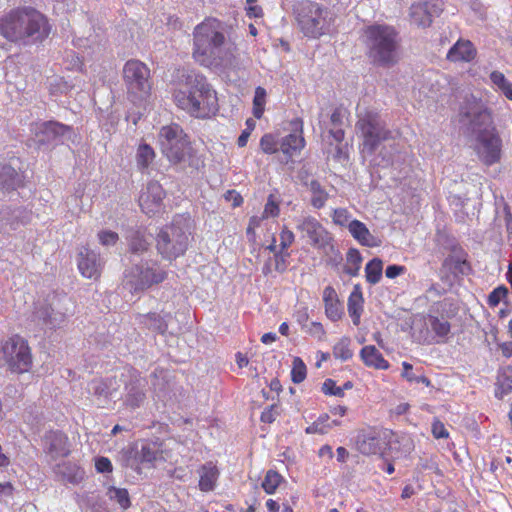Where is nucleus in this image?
Here are the masks:
<instances>
[{
  "mask_svg": "<svg viewBox=\"0 0 512 512\" xmlns=\"http://www.w3.org/2000/svg\"><path fill=\"white\" fill-rule=\"evenodd\" d=\"M459 123L465 133L475 136L474 151L486 166L500 161L502 140L493 126L491 112L471 96L460 107Z\"/></svg>",
  "mask_w": 512,
  "mask_h": 512,
  "instance_id": "obj_1",
  "label": "nucleus"
},
{
  "mask_svg": "<svg viewBox=\"0 0 512 512\" xmlns=\"http://www.w3.org/2000/svg\"><path fill=\"white\" fill-rule=\"evenodd\" d=\"M176 105L196 118H209L218 111L216 91L206 77L195 71H183L173 93Z\"/></svg>",
  "mask_w": 512,
  "mask_h": 512,
  "instance_id": "obj_2",
  "label": "nucleus"
},
{
  "mask_svg": "<svg viewBox=\"0 0 512 512\" xmlns=\"http://www.w3.org/2000/svg\"><path fill=\"white\" fill-rule=\"evenodd\" d=\"M47 18L32 7H18L0 17V35L18 46H32L48 37Z\"/></svg>",
  "mask_w": 512,
  "mask_h": 512,
  "instance_id": "obj_3",
  "label": "nucleus"
},
{
  "mask_svg": "<svg viewBox=\"0 0 512 512\" xmlns=\"http://www.w3.org/2000/svg\"><path fill=\"white\" fill-rule=\"evenodd\" d=\"M193 57L202 66L217 65L224 56L225 36L220 21L208 18L193 32Z\"/></svg>",
  "mask_w": 512,
  "mask_h": 512,
  "instance_id": "obj_4",
  "label": "nucleus"
},
{
  "mask_svg": "<svg viewBox=\"0 0 512 512\" xmlns=\"http://www.w3.org/2000/svg\"><path fill=\"white\" fill-rule=\"evenodd\" d=\"M364 43L374 64L390 67L397 63L400 39L394 27L385 24L368 26L364 30Z\"/></svg>",
  "mask_w": 512,
  "mask_h": 512,
  "instance_id": "obj_5",
  "label": "nucleus"
},
{
  "mask_svg": "<svg viewBox=\"0 0 512 512\" xmlns=\"http://www.w3.org/2000/svg\"><path fill=\"white\" fill-rule=\"evenodd\" d=\"M293 14L300 31L305 37L317 39L330 31L334 22V13L326 5L301 0L293 5Z\"/></svg>",
  "mask_w": 512,
  "mask_h": 512,
  "instance_id": "obj_6",
  "label": "nucleus"
},
{
  "mask_svg": "<svg viewBox=\"0 0 512 512\" xmlns=\"http://www.w3.org/2000/svg\"><path fill=\"white\" fill-rule=\"evenodd\" d=\"M190 235L189 219L177 216L170 225L164 226L158 233L156 248L163 259L175 260L188 249Z\"/></svg>",
  "mask_w": 512,
  "mask_h": 512,
  "instance_id": "obj_7",
  "label": "nucleus"
},
{
  "mask_svg": "<svg viewBox=\"0 0 512 512\" xmlns=\"http://www.w3.org/2000/svg\"><path fill=\"white\" fill-rule=\"evenodd\" d=\"M132 266L124 272V287L131 293L143 292L153 285L162 283L167 277V271L152 259H132Z\"/></svg>",
  "mask_w": 512,
  "mask_h": 512,
  "instance_id": "obj_8",
  "label": "nucleus"
},
{
  "mask_svg": "<svg viewBox=\"0 0 512 512\" xmlns=\"http://www.w3.org/2000/svg\"><path fill=\"white\" fill-rule=\"evenodd\" d=\"M356 129L363 137V149L373 153L384 141L394 140L398 134L386 127V123L380 114L374 111H366L359 115Z\"/></svg>",
  "mask_w": 512,
  "mask_h": 512,
  "instance_id": "obj_9",
  "label": "nucleus"
},
{
  "mask_svg": "<svg viewBox=\"0 0 512 512\" xmlns=\"http://www.w3.org/2000/svg\"><path fill=\"white\" fill-rule=\"evenodd\" d=\"M158 140L163 155L173 164L185 162L191 157L192 147L188 136L178 124H170L160 129Z\"/></svg>",
  "mask_w": 512,
  "mask_h": 512,
  "instance_id": "obj_10",
  "label": "nucleus"
},
{
  "mask_svg": "<svg viewBox=\"0 0 512 512\" xmlns=\"http://www.w3.org/2000/svg\"><path fill=\"white\" fill-rule=\"evenodd\" d=\"M30 132L29 145H34L37 149L64 144L74 136L72 126L54 120L33 122Z\"/></svg>",
  "mask_w": 512,
  "mask_h": 512,
  "instance_id": "obj_11",
  "label": "nucleus"
},
{
  "mask_svg": "<svg viewBox=\"0 0 512 512\" xmlns=\"http://www.w3.org/2000/svg\"><path fill=\"white\" fill-rule=\"evenodd\" d=\"M5 363L14 373L28 372L32 366V356L27 341L15 335L9 338L2 348Z\"/></svg>",
  "mask_w": 512,
  "mask_h": 512,
  "instance_id": "obj_12",
  "label": "nucleus"
},
{
  "mask_svg": "<svg viewBox=\"0 0 512 512\" xmlns=\"http://www.w3.org/2000/svg\"><path fill=\"white\" fill-rule=\"evenodd\" d=\"M124 82L128 93L142 98L151 89L150 70L139 60H129L123 68Z\"/></svg>",
  "mask_w": 512,
  "mask_h": 512,
  "instance_id": "obj_13",
  "label": "nucleus"
},
{
  "mask_svg": "<svg viewBox=\"0 0 512 512\" xmlns=\"http://www.w3.org/2000/svg\"><path fill=\"white\" fill-rule=\"evenodd\" d=\"M298 229L309 238L310 244L317 249H325L330 247L334 250L332 244L333 238L331 234L323 227V225L314 217H304L298 224Z\"/></svg>",
  "mask_w": 512,
  "mask_h": 512,
  "instance_id": "obj_14",
  "label": "nucleus"
},
{
  "mask_svg": "<svg viewBox=\"0 0 512 512\" xmlns=\"http://www.w3.org/2000/svg\"><path fill=\"white\" fill-rule=\"evenodd\" d=\"M165 197V191L157 181H150L139 196V205L147 215L159 212Z\"/></svg>",
  "mask_w": 512,
  "mask_h": 512,
  "instance_id": "obj_15",
  "label": "nucleus"
},
{
  "mask_svg": "<svg viewBox=\"0 0 512 512\" xmlns=\"http://www.w3.org/2000/svg\"><path fill=\"white\" fill-rule=\"evenodd\" d=\"M77 261L78 269L84 277L96 279L100 276L104 261L96 251L87 247L81 248Z\"/></svg>",
  "mask_w": 512,
  "mask_h": 512,
  "instance_id": "obj_16",
  "label": "nucleus"
},
{
  "mask_svg": "<svg viewBox=\"0 0 512 512\" xmlns=\"http://www.w3.org/2000/svg\"><path fill=\"white\" fill-rule=\"evenodd\" d=\"M386 442L375 430H363L356 437V448L364 455H376L386 447Z\"/></svg>",
  "mask_w": 512,
  "mask_h": 512,
  "instance_id": "obj_17",
  "label": "nucleus"
},
{
  "mask_svg": "<svg viewBox=\"0 0 512 512\" xmlns=\"http://www.w3.org/2000/svg\"><path fill=\"white\" fill-rule=\"evenodd\" d=\"M147 382L141 377H135L125 386L124 404L130 409L141 407L146 399Z\"/></svg>",
  "mask_w": 512,
  "mask_h": 512,
  "instance_id": "obj_18",
  "label": "nucleus"
},
{
  "mask_svg": "<svg viewBox=\"0 0 512 512\" xmlns=\"http://www.w3.org/2000/svg\"><path fill=\"white\" fill-rule=\"evenodd\" d=\"M44 447L52 459L66 457L70 453L68 438L60 431H49L46 433Z\"/></svg>",
  "mask_w": 512,
  "mask_h": 512,
  "instance_id": "obj_19",
  "label": "nucleus"
},
{
  "mask_svg": "<svg viewBox=\"0 0 512 512\" xmlns=\"http://www.w3.org/2000/svg\"><path fill=\"white\" fill-rule=\"evenodd\" d=\"M425 325L427 329H431L434 333L433 335H430L429 331L426 332L424 341L429 343L432 341L437 343L445 342L451 331V325L444 317L428 315L425 318Z\"/></svg>",
  "mask_w": 512,
  "mask_h": 512,
  "instance_id": "obj_20",
  "label": "nucleus"
},
{
  "mask_svg": "<svg viewBox=\"0 0 512 512\" xmlns=\"http://www.w3.org/2000/svg\"><path fill=\"white\" fill-rule=\"evenodd\" d=\"M294 132L282 138L280 150L287 156L292 157L300 152L305 146V140L302 135V121L297 119L292 122Z\"/></svg>",
  "mask_w": 512,
  "mask_h": 512,
  "instance_id": "obj_21",
  "label": "nucleus"
},
{
  "mask_svg": "<svg viewBox=\"0 0 512 512\" xmlns=\"http://www.w3.org/2000/svg\"><path fill=\"white\" fill-rule=\"evenodd\" d=\"M66 312L55 311L52 306L37 307L33 313L34 320L42 328L55 329L65 320Z\"/></svg>",
  "mask_w": 512,
  "mask_h": 512,
  "instance_id": "obj_22",
  "label": "nucleus"
},
{
  "mask_svg": "<svg viewBox=\"0 0 512 512\" xmlns=\"http://www.w3.org/2000/svg\"><path fill=\"white\" fill-rule=\"evenodd\" d=\"M477 50L470 40L459 39L448 51L447 59L451 62H471Z\"/></svg>",
  "mask_w": 512,
  "mask_h": 512,
  "instance_id": "obj_23",
  "label": "nucleus"
},
{
  "mask_svg": "<svg viewBox=\"0 0 512 512\" xmlns=\"http://www.w3.org/2000/svg\"><path fill=\"white\" fill-rule=\"evenodd\" d=\"M323 302L325 314L331 321L336 322L343 316V306L338 299V295L332 286L325 287L323 291Z\"/></svg>",
  "mask_w": 512,
  "mask_h": 512,
  "instance_id": "obj_24",
  "label": "nucleus"
},
{
  "mask_svg": "<svg viewBox=\"0 0 512 512\" xmlns=\"http://www.w3.org/2000/svg\"><path fill=\"white\" fill-rule=\"evenodd\" d=\"M348 230L351 236L362 246L373 248L379 246L381 243V241L369 231L367 226L359 220H354L349 225Z\"/></svg>",
  "mask_w": 512,
  "mask_h": 512,
  "instance_id": "obj_25",
  "label": "nucleus"
},
{
  "mask_svg": "<svg viewBox=\"0 0 512 512\" xmlns=\"http://www.w3.org/2000/svg\"><path fill=\"white\" fill-rule=\"evenodd\" d=\"M199 489L202 492H210L214 490L216 482L219 478V470L212 462L203 464L199 470Z\"/></svg>",
  "mask_w": 512,
  "mask_h": 512,
  "instance_id": "obj_26",
  "label": "nucleus"
},
{
  "mask_svg": "<svg viewBox=\"0 0 512 512\" xmlns=\"http://www.w3.org/2000/svg\"><path fill=\"white\" fill-rule=\"evenodd\" d=\"M360 358L367 367L374 369L387 370L390 366L381 352L373 345L364 346L360 351Z\"/></svg>",
  "mask_w": 512,
  "mask_h": 512,
  "instance_id": "obj_27",
  "label": "nucleus"
},
{
  "mask_svg": "<svg viewBox=\"0 0 512 512\" xmlns=\"http://www.w3.org/2000/svg\"><path fill=\"white\" fill-rule=\"evenodd\" d=\"M22 183L21 175L9 164L0 165V189L4 192L16 190Z\"/></svg>",
  "mask_w": 512,
  "mask_h": 512,
  "instance_id": "obj_28",
  "label": "nucleus"
},
{
  "mask_svg": "<svg viewBox=\"0 0 512 512\" xmlns=\"http://www.w3.org/2000/svg\"><path fill=\"white\" fill-rule=\"evenodd\" d=\"M156 158L155 150L147 143H140L136 150L135 160L138 170L142 174H149V170Z\"/></svg>",
  "mask_w": 512,
  "mask_h": 512,
  "instance_id": "obj_29",
  "label": "nucleus"
},
{
  "mask_svg": "<svg viewBox=\"0 0 512 512\" xmlns=\"http://www.w3.org/2000/svg\"><path fill=\"white\" fill-rule=\"evenodd\" d=\"M290 253L278 251L277 254L270 256L262 267V273L265 276L271 275L274 271L284 273L289 266Z\"/></svg>",
  "mask_w": 512,
  "mask_h": 512,
  "instance_id": "obj_30",
  "label": "nucleus"
},
{
  "mask_svg": "<svg viewBox=\"0 0 512 512\" xmlns=\"http://www.w3.org/2000/svg\"><path fill=\"white\" fill-rule=\"evenodd\" d=\"M2 221H5L13 229L19 224H25L29 221V212L21 207L11 208L5 207L0 212Z\"/></svg>",
  "mask_w": 512,
  "mask_h": 512,
  "instance_id": "obj_31",
  "label": "nucleus"
},
{
  "mask_svg": "<svg viewBox=\"0 0 512 512\" xmlns=\"http://www.w3.org/2000/svg\"><path fill=\"white\" fill-rule=\"evenodd\" d=\"M512 392V366L500 368L497 375L495 396L503 399Z\"/></svg>",
  "mask_w": 512,
  "mask_h": 512,
  "instance_id": "obj_32",
  "label": "nucleus"
},
{
  "mask_svg": "<svg viewBox=\"0 0 512 512\" xmlns=\"http://www.w3.org/2000/svg\"><path fill=\"white\" fill-rule=\"evenodd\" d=\"M309 192H310V204L315 209H321L326 205L327 200L329 199V194L325 190V188L320 184L318 180H311L309 184H307Z\"/></svg>",
  "mask_w": 512,
  "mask_h": 512,
  "instance_id": "obj_33",
  "label": "nucleus"
},
{
  "mask_svg": "<svg viewBox=\"0 0 512 512\" xmlns=\"http://www.w3.org/2000/svg\"><path fill=\"white\" fill-rule=\"evenodd\" d=\"M54 471L64 480H67L71 483H77L83 478V471H81L77 465L72 464L71 462H63L62 464L56 465Z\"/></svg>",
  "mask_w": 512,
  "mask_h": 512,
  "instance_id": "obj_34",
  "label": "nucleus"
},
{
  "mask_svg": "<svg viewBox=\"0 0 512 512\" xmlns=\"http://www.w3.org/2000/svg\"><path fill=\"white\" fill-rule=\"evenodd\" d=\"M489 77L493 88L502 93L507 99L512 100V82L500 71H492Z\"/></svg>",
  "mask_w": 512,
  "mask_h": 512,
  "instance_id": "obj_35",
  "label": "nucleus"
},
{
  "mask_svg": "<svg viewBox=\"0 0 512 512\" xmlns=\"http://www.w3.org/2000/svg\"><path fill=\"white\" fill-rule=\"evenodd\" d=\"M410 17L417 26L428 27L432 23V19L423 2H417L410 7Z\"/></svg>",
  "mask_w": 512,
  "mask_h": 512,
  "instance_id": "obj_36",
  "label": "nucleus"
},
{
  "mask_svg": "<svg viewBox=\"0 0 512 512\" xmlns=\"http://www.w3.org/2000/svg\"><path fill=\"white\" fill-rule=\"evenodd\" d=\"M362 256L358 249L350 248L346 254V264L344 265L343 271L351 277H355L359 274Z\"/></svg>",
  "mask_w": 512,
  "mask_h": 512,
  "instance_id": "obj_37",
  "label": "nucleus"
},
{
  "mask_svg": "<svg viewBox=\"0 0 512 512\" xmlns=\"http://www.w3.org/2000/svg\"><path fill=\"white\" fill-rule=\"evenodd\" d=\"M383 262L379 258H373L365 266L366 280L368 283L375 285L382 278Z\"/></svg>",
  "mask_w": 512,
  "mask_h": 512,
  "instance_id": "obj_38",
  "label": "nucleus"
},
{
  "mask_svg": "<svg viewBox=\"0 0 512 512\" xmlns=\"http://www.w3.org/2000/svg\"><path fill=\"white\" fill-rule=\"evenodd\" d=\"M363 296H359L358 294H350L348 298V313L352 318V322L354 325H359L360 317L363 311Z\"/></svg>",
  "mask_w": 512,
  "mask_h": 512,
  "instance_id": "obj_39",
  "label": "nucleus"
},
{
  "mask_svg": "<svg viewBox=\"0 0 512 512\" xmlns=\"http://www.w3.org/2000/svg\"><path fill=\"white\" fill-rule=\"evenodd\" d=\"M112 384V380H93L89 384V391L96 396L110 398L113 396V392L115 391V388L112 387Z\"/></svg>",
  "mask_w": 512,
  "mask_h": 512,
  "instance_id": "obj_40",
  "label": "nucleus"
},
{
  "mask_svg": "<svg viewBox=\"0 0 512 512\" xmlns=\"http://www.w3.org/2000/svg\"><path fill=\"white\" fill-rule=\"evenodd\" d=\"M150 247L149 241L140 232H135L129 243V249L133 257L141 256L148 251Z\"/></svg>",
  "mask_w": 512,
  "mask_h": 512,
  "instance_id": "obj_41",
  "label": "nucleus"
},
{
  "mask_svg": "<svg viewBox=\"0 0 512 512\" xmlns=\"http://www.w3.org/2000/svg\"><path fill=\"white\" fill-rule=\"evenodd\" d=\"M333 355L336 359L347 361L352 358L353 350L351 349V339L342 337L333 347Z\"/></svg>",
  "mask_w": 512,
  "mask_h": 512,
  "instance_id": "obj_42",
  "label": "nucleus"
},
{
  "mask_svg": "<svg viewBox=\"0 0 512 512\" xmlns=\"http://www.w3.org/2000/svg\"><path fill=\"white\" fill-rule=\"evenodd\" d=\"M161 457V450L156 443L149 442L142 445L139 459L142 463H153Z\"/></svg>",
  "mask_w": 512,
  "mask_h": 512,
  "instance_id": "obj_43",
  "label": "nucleus"
},
{
  "mask_svg": "<svg viewBox=\"0 0 512 512\" xmlns=\"http://www.w3.org/2000/svg\"><path fill=\"white\" fill-rule=\"evenodd\" d=\"M142 322L148 329L158 333H164L167 330V321L165 317L157 313H149L143 316Z\"/></svg>",
  "mask_w": 512,
  "mask_h": 512,
  "instance_id": "obj_44",
  "label": "nucleus"
},
{
  "mask_svg": "<svg viewBox=\"0 0 512 512\" xmlns=\"http://www.w3.org/2000/svg\"><path fill=\"white\" fill-rule=\"evenodd\" d=\"M108 496L111 500L116 501L122 509L130 507L129 493L124 488L110 487L108 489Z\"/></svg>",
  "mask_w": 512,
  "mask_h": 512,
  "instance_id": "obj_45",
  "label": "nucleus"
},
{
  "mask_svg": "<svg viewBox=\"0 0 512 512\" xmlns=\"http://www.w3.org/2000/svg\"><path fill=\"white\" fill-rule=\"evenodd\" d=\"M282 480V476L274 471L269 470L262 482V487L267 494H273Z\"/></svg>",
  "mask_w": 512,
  "mask_h": 512,
  "instance_id": "obj_46",
  "label": "nucleus"
},
{
  "mask_svg": "<svg viewBox=\"0 0 512 512\" xmlns=\"http://www.w3.org/2000/svg\"><path fill=\"white\" fill-rule=\"evenodd\" d=\"M307 374V368L303 360L299 357L293 359V365L291 370V379L294 383L299 384L305 378Z\"/></svg>",
  "mask_w": 512,
  "mask_h": 512,
  "instance_id": "obj_47",
  "label": "nucleus"
},
{
  "mask_svg": "<svg viewBox=\"0 0 512 512\" xmlns=\"http://www.w3.org/2000/svg\"><path fill=\"white\" fill-rule=\"evenodd\" d=\"M331 217L335 225L347 227L348 229L349 225L355 220L352 219L351 213L345 208L334 209Z\"/></svg>",
  "mask_w": 512,
  "mask_h": 512,
  "instance_id": "obj_48",
  "label": "nucleus"
},
{
  "mask_svg": "<svg viewBox=\"0 0 512 512\" xmlns=\"http://www.w3.org/2000/svg\"><path fill=\"white\" fill-rule=\"evenodd\" d=\"M328 420V414H323L319 416V418L316 421H314L305 429V432L307 434H326L328 432V428H326V423L328 422Z\"/></svg>",
  "mask_w": 512,
  "mask_h": 512,
  "instance_id": "obj_49",
  "label": "nucleus"
},
{
  "mask_svg": "<svg viewBox=\"0 0 512 512\" xmlns=\"http://www.w3.org/2000/svg\"><path fill=\"white\" fill-rule=\"evenodd\" d=\"M279 240V251L289 253L288 248L293 244L295 240V235L287 227H284L279 234Z\"/></svg>",
  "mask_w": 512,
  "mask_h": 512,
  "instance_id": "obj_50",
  "label": "nucleus"
},
{
  "mask_svg": "<svg viewBox=\"0 0 512 512\" xmlns=\"http://www.w3.org/2000/svg\"><path fill=\"white\" fill-rule=\"evenodd\" d=\"M322 392L326 395H332L336 397L344 396V388L337 386L336 382L332 379H326L322 385Z\"/></svg>",
  "mask_w": 512,
  "mask_h": 512,
  "instance_id": "obj_51",
  "label": "nucleus"
},
{
  "mask_svg": "<svg viewBox=\"0 0 512 512\" xmlns=\"http://www.w3.org/2000/svg\"><path fill=\"white\" fill-rule=\"evenodd\" d=\"M508 294V290L504 286L495 288L488 296V304L496 307Z\"/></svg>",
  "mask_w": 512,
  "mask_h": 512,
  "instance_id": "obj_52",
  "label": "nucleus"
},
{
  "mask_svg": "<svg viewBox=\"0 0 512 512\" xmlns=\"http://www.w3.org/2000/svg\"><path fill=\"white\" fill-rule=\"evenodd\" d=\"M98 240L105 247L113 246L119 240L118 234L110 230H102L98 233Z\"/></svg>",
  "mask_w": 512,
  "mask_h": 512,
  "instance_id": "obj_53",
  "label": "nucleus"
},
{
  "mask_svg": "<svg viewBox=\"0 0 512 512\" xmlns=\"http://www.w3.org/2000/svg\"><path fill=\"white\" fill-rule=\"evenodd\" d=\"M423 4L427 8L432 20L433 18L438 17L444 10L443 0H427L423 2Z\"/></svg>",
  "mask_w": 512,
  "mask_h": 512,
  "instance_id": "obj_54",
  "label": "nucleus"
},
{
  "mask_svg": "<svg viewBox=\"0 0 512 512\" xmlns=\"http://www.w3.org/2000/svg\"><path fill=\"white\" fill-rule=\"evenodd\" d=\"M260 146L263 152L273 154L278 151L277 142L271 134H265L260 140Z\"/></svg>",
  "mask_w": 512,
  "mask_h": 512,
  "instance_id": "obj_55",
  "label": "nucleus"
},
{
  "mask_svg": "<svg viewBox=\"0 0 512 512\" xmlns=\"http://www.w3.org/2000/svg\"><path fill=\"white\" fill-rule=\"evenodd\" d=\"M449 262L453 263L455 270H457L461 274H466L467 271L469 270V265H468L466 259L461 255L449 256L445 260V264H447Z\"/></svg>",
  "mask_w": 512,
  "mask_h": 512,
  "instance_id": "obj_56",
  "label": "nucleus"
},
{
  "mask_svg": "<svg viewBox=\"0 0 512 512\" xmlns=\"http://www.w3.org/2000/svg\"><path fill=\"white\" fill-rule=\"evenodd\" d=\"M432 434L436 439H444L449 436V432L444 423L438 419H435L432 423Z\"/></svg>",
  "mask_w": 512,
  "mask_h": 512,
  "instance_id": "obj_57",
  "label": "nucleus"
},
{
  "mask_svg": "<svg viewBox=\"0 0 512 512\" xmlns=\"http://www.w3.org/2000/svg\"><path fill=\"white\" fill-rule=\"evenodd\" d=\"M95 468L99 473H109L113 469L112 463L107 457L96 458Z\"/></svg>",
  "mask_w": 512,
  "mask_h": 512,
  "instance_id": "obj_58",
  "label": "nucleus"
},
{
  "mask_svg": "<svg viewBox=\"0 0 512 512\" xmlns=\"http://www.w3.org/2000/svg\"><path fill=\"white\" fill-rule=\"evenodd\" d=\"M279 211L280 210H279L278 204L270 196L265 207H264L263 216L266 218L267 217H276V216H278Z\"/></svg>",
  "mask_w": 512,
  "mask_h": 512,
  "instance_id": "obj_59",
  "label": "nucleus"
},
{
  "mask_svg": "<svg viewBox=\"0 0 512 512\" xmlns=\"http://www.w3.org/2000/svg\"><path fill=\"white\" fill-rule=\"evenodd\" d=\"M406 268L401 265H389L385 270V275L387 278L394 279L397 276L403 274L405 272Z\"/></svg>",
  "mask_w": 512,
  "mask_h": 512,
  "instance_id": "obj_60",
  "label": "nucleus"
},
{
  "mask_svg": "<svg viewBox=\"0 0 512 512\" xmlns=\"http://www.w3.org/2000/svg\"><path fill=\"white\" fill-rule=\"evenodd\" d=\"M266 102V90L263 87H257L255 89V95L253 99L254 106H265Z\"/></svg>",
  "mask_w": 512,
  "mask_h": 512,
  "instance_id": "obj_61",
  "label": "nucleus"
},
{
  "mask_svg": "<svg viewBox=\"0 0 512 512\" xmlns=\"http://www.w3.org/2000/svg\"><path fill=\"white\" fill-rule=\"evenodd\" d=\"M402 367H403L402 377L405 378L408 382L414 383V380L416 379V377L418 375H416L413 372V366L408 362H403Z\"/></svg>",
  "mask_w": 512,
  "mask_h": 512,
  "instance_id": "obj_62",
  "label": "nucleus"
},
{
  "mask_svg": "<svg viewBox=\"0 0 512 512\" xmlns=\"http://www.w3.org/2000/svg\"><path fill=\"white\" fill-rule=\"evenodd\" d=\"M344 116H345V111H343L340 108H336L333 111V113L331 114V118H330L332 126L333 127H341Z\"/></svg>",
  "mask_w": 512,
  "mask_h": 512,
  "instance_id": "obj_63",
  "label": "nucleus"
},
{
  "mask_svg": "<svg viewBox=\"0 0 512 512\" xmlns=\"http://www.w3.org/2000/svg\"><path fill=\"white\" fill-rule=\"evenodd\" d=\"M498 348L505 358L512 357V340L498 343Z\"/></svg>",
  "mask_w": 512,
  "mask_h": 512,
  "instance_id": "obj_64",
  "label": "nucleus"
}]
</instances>
